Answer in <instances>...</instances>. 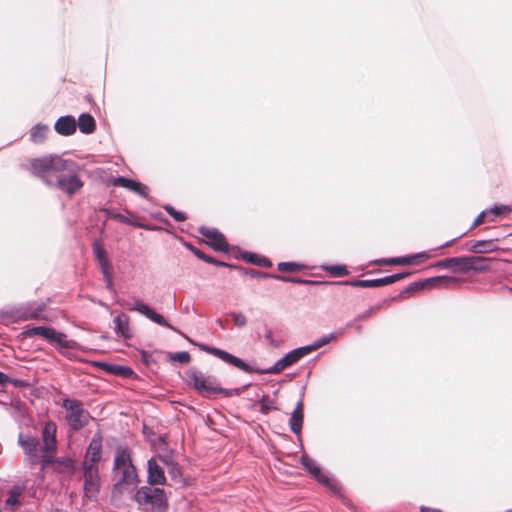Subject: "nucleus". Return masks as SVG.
<instances>
[{"mask_svg":"<svg viewBox=\"0 0 512 512\" xmlns=\"http://www.w3.org/2000/svg\"><path fill=\"white\" fill-rule=\"evenodd\" d=\"M31 170L48 186H56L69 196L76 194L84 186V182L77 175L79 165L57 155L33 159Z\"/></svg>","mask_w":512,"mask_h":512,"instance_id":"f257e3e1","label":"nucleus"},{"mask_svg":"<svg viewBox=\"0 0 512 512\" xmlns=\"http://www.w3.org/2000/svg\"><path fill=\"white\" fill-rule=\"evenodd\" d=\"M140 506L149 505L151 512H167L169 503L164 489L153 486H141L133 496Z\"/></svg>","mask_w":512,"mask_h":512,"instance_id":"f03ea898","label":"nucleus"},{"mask_svg":"<svg viewBox=\"0 0 512 512\" xmlns=\"http://www.w3.org/2000/svg\"><path fill=\"white\" fill-rule=\"evenodd\" d=\"M185 382L193 387L203 396H210L214 394H221L229 396V391L217 385L215 378L205 376L201 371L192 367L185 372Z\"/></svg>","mask_w":512,"mask_h":512,"instance_id":"7ed1b4c3","label":"nucleus"},{"mask_svg":"<svg viewBox=\"0 0 512 512\" xmlns=\"http://www.w3.org/2000/svg\"><path fill=\"white\" fill-rule=\"evenodd\" d=\"M300 464L317 482L324 485L332 493L338 495L342 491L340 482L323 469L306 453L300 457Z\"/></svg>","mask_w":512,"mask_h":512,"instance_id":"20e7f679","label":"nucleus"},{"mask_svg":"<svg viewBox=\"0 0 512 512\" xmlns=\"http://www.w3.org/2000/svg\"><path fill=\"white\" fill-rule=\"evenodd\" d=\"M62 407L66 410L65 419L73 431H79L89 423L90 414L80 400L65 398Z\"/></svg>","mask_w":512,"mask_h":512,"instance_id":"39448f33","label":"nucleus"},{"mask_svg":"<svg viewBox=\"0 0 512 512\" xmlns=\"http://www.w3.org/2000/svg\"><path fill=\"white\" fill-rule=\"evenodd\" d=\"M18 445L25 455V463L29 468L38 464L39 440L30 433L20 432L17 439Z\"/></svg>","mask_w":512,"mask_h":512,"instance_id":"423d86ee","label":"nucleus"},{"mask_svg":"<svg viewBox=\"0 0 512 512\" xmlns=\"http://www.w3.org/2000/svg\"><path fill=\"white\" fill-rule=\"evenodd\" d=\"M129 311H136L139 314L145 316L150 321L163 326L167 327L175 332L181 333L178 329H176L173 325H171L163 315L159 314L155 310H153L149 305L144 303L141 300H134L132 304L125 303L123 304Z\"/></svg>","mask_w":512,"mask_h":512,"instance_id":"0eeeda50","label":"nucleus"},{"mask_svg":"<svg viewBox=\"0 0 512 512\" xmlns=\"http://www.w3.org/2000/svg\"><path fill=\"white\" fill-rule=\"evenodd\" d=\"M199 348L213 356H216L218 357L219 359H221L222 361H224L225 363H228L232 366H235L237 368H239L240 370H243L245 372H248V373H253L256 371V368H254L253 366L247 364L246 362H244L242 359L228 353L227 351L225 350H222L220 348H216V347H212V346H209V345H206V344H200L198 345Z\"/></svg>","mask_w":512,"mask_h":512,"instance_id":"6e6552de","label":"nucleus"},{"mask_svg":"<svg viewBox=\"0 0 512 512\" xmlns=\"http://www.w3.org/2000/svg\"><path fill=\"white\" fill-rule=\"evenodd\" d=\"M199 348L213 356H216L218 357L219 359H221L222 361H224L225 363H228L232 366H235L237 368H239L240 370H243L245 372H248V373H253L256 371V368H254L253 366L247 364L246 362H244L242 359L228 353L227 351L225 350H222L220 348H216V347H212V346H209V345H206V344H200L198 345Z\"/></svg>","mask_w":512,"mask_h":512,"instance_id":"1a4fd4ad","label":"nucleus"},{"mask_svg":"<svg viewBox=\"0 0 512 512\" xmlns=\"http://www.w3.org/2000/svg\"><path fill=\"white\" fill-rule=\"evenodd\" d=\"M476 262H485L483 256H460L453 257L454 272L468 274L471 271L484 272L486 265H476Z\"/></svg>","mask_w":512,"mask_h":512,"instance_id":"9d476101","label":"nucleus"},{"mask_svg":"<svg viewBox=\"0 0 512 512\" xmlns=\"http://www.w3.org/2000/svg\"><path fill=\"white\" fill-rule=\"evenodd\" d=\"M198 230L201 235L208 239L206 244L210 246L213 250L218 252L230 251L229 244L225 236L216 228L201 226Z\"/></svg>","mask_w":512,"mask_h":512,"instance_id":"9b49d317","label":"nucleus"},{"mask_svg":"<svg viewBox=\"0 0 512 512\" xmlns=\"http://www.w3.org/2000/svg\"><path fill=\"white\" fill-rule=\"evenodd\" d=\"M45 309L44 302H29L16 308L14 316L22 321L44 319L42 313Z\"/></svg>","mask_w":512,"mask_h":512,"instance_id":"f8f14e48","label":"nucleus"},{"mask_svg":"<svg viewBox=\"0 0 512 512\" xmlns=\"http://www.w3.org/2000/svg\"><path fill=\"white\" fill-rule=\"evenodd\" d=\"M147 483L148 486H159L166 484L164 469L157 463L154 457L147 461Z\"/></svg>","mask_w":512,"mask_h":512,"instance_id":"ddd939ff","label":"nucleus"},{"mask_svg":"<svg viewBox=\"0 0 512 512\" xmlns=\"http://www.w3.org/2000/svg\"><path fill=\"white\" fill-rule=\"evenodd\" d=\"M299 361L294 349L287 352L282 358L278 359L274 365L269 368H258V374H277L286 367Z\"/></svg>","mask_w":512,"mask_h":512,"instance_id":"4468645a","label":"nucleus"},{"mask_svg":"<svg viewBox=\"0 0 512 512\" xmlns=\"http://www.w3.org/2000/svg\"><path fill=\"white\" fill-rule=\"evenodd\" d=\"M56 432L57 426L55 422L49 420L47 421L42 429V446L41 450L51 451L57 450V440H56Z\"/></svg>","mask_w":512,"mask_h":512,"instance_id":"2eb2a0df","label":"nucleus"},{"mask_svg":"<svg viewBox=\"0 0 512 512\" xmlns=\"http://www.w3.org/2000/svg\"><path fill=\"white\" fill-rule=\"evenodd\" d=\"M112 184L133 191L143 198L148 197V187L137 180L118 176L112 179Z\"/></svg>","mask_w":512,"mask_h":512,"instance_id":"dca6fc26","label":"nucleus"},{"mask_svg":"<svg viewBox=\"0 0 512 512\" xmlns=\"http://www.w3.org/2000/svg\"><path fill=\"white\" fill-rule=\"evenodd\" d=\"M140 482L135 465L121 469V477L113 486V491L121 492L122 486L137 485Z\"/></svg>","mask_w":512,"mask_h":512,"instance_id":"f3484780","label":"nucleus"},{"mask_svg":"<svg viewBox=\"0 0 512 512\" xmlns=\"http://www.w3.org/2000/svg\"><path fill=\"white\" fill-rule=\"evenodd\" d=\"M84 477V496L90 500H95L100 492V473L83 475Z\"/></svg>","mask_w":512,"mask_h":512,"instance_id":"a211bd4d","label":"nucleus"},{"mask_svg":"<svg viewBox=\"0 0 512 512\" xmlns=\"http://www.w3.org/2000/svg\"><path fill=\"white\" fill-rule=\"evenodd\" d=\"M55 131L62 136H70L75 133L77 122L71 115L61 116L54 125Z\"/></svg>","mask_w":512,"mask_h":512,"instance_id":"6ab92c4d","label":"nucleus"},{"mask_svg":"<svg viewBox=\"0 0 512 512\" xmlns=\"http://www.w3.org/2000/svg\"><path fill=\"white\" fill-rule=\"evenodd\" d=\"M102 442V434L100 432L95 433L87 447L85 457L91 458L92 462H100L102 458Z\"/></svg>","mask_w":512,"mask_h":512,"instance_id":"aec40b11","label":"nucleus"},{"mask_svg":"<svg viewBox=\"0 0 512 512\" xmlns=\"http://www.w3.org/2000/svg\"><path fill=\"white\" fill-rule=\"evenodd\" d=\"M95 366L100 367L104 371L111 373L113 375L122 376L124 378L131 377L134 372L131 367L124 366V365H118L113 363H107V362H95Z\"/></svg>","mask_w":512,"mask_h":512,"instance_id":"412c9836","label":"nucleus"},{"mask_svg":"<svg viewBox=\"0 0 512 512\" xmlns=\"http://www.w3.org/2000/svg\"><path fill=\"white\" fill-rule=\"evenodd\" d=\"M113 323L114 331L117 335L125 339L131 338L129 317L126 314L120 313L117 316H115L113 319Z\"/></svg>","mask_w":512,"mask_h":512,"instance_id":"4be33fe9","label":"nucleus"},{"mask_svg":"<svg viewBox=\"0 0 512 512\" xmlns=\"http://www.w3.org/2000/svg\"><path fill=\"white\" fill-rule=\"evenodd\" d=\"M129 465H134L131 458V452L127 448L117 447L113 462L114 470L126 468Z\"/></svg>","mask_w":512,"mask_h":512,"instance_id":"5701e85b","label":"nucleus"},{"mask_svg":"<svg viewBox=\"0 0 512 512\" xmlns=\"http://www.w3.org/2000/svg\"><path fill=\"white\" fill-rule=\"evenodd\" d=\"M92 249H93V254L95 256V259L97 260V262L100 266V269L101 270L110 269L111 263L108 258V254H107L106 250L104 249V247L101 245V243L99 241L95 240L92 243Z\"/></svg>","mask_w":512,"mask_h":512,"instance_id":"b1692460","label":"nucleus"},{"mask_svg":"<svg viewBox=\"0 0 512 512\" xmlns=\"http://www.w3.org/2000/svg\"><path fill=\"white\" fill-rule=\"evenodd\" d=\"M79 130L83 134H91L96 129V122L93 116L89 113H82L78 117L77 123Z\"/></svg>","mask_w":512,"mask_h":512,"instance_id":"393cba45","label":"nucleus"},{"mask_svg":"<svg viewBox=\"0 0 512 512\" xmlns=\"http://www.w3.org/2000/svg\"><path fill=\"white\" fill-rule=\"evenodd\" d=\"M497 250L498 247L494 244V241L491 239L478 240L474 242L473 245L469 248V251L474 254H486Z\"/></svg>","mask_w":512,"mask_h":512,"instance_id":"a878e982","label":"nucleus"},{"mask_svg":"<svg viewBox=\"0 0 512 512\" xmlns=\"http://www.w3.org/2000/svg\"><path fill=\"white\" fill-rule=\"evenodd\" d=\"M48 131L47 125L38 123L31 128L30 140L33 143H42L46 139Z\"/></svg>","mask_w":512,"mask_h":512,"instance_id":"bb28decb","label":"nucleus"},{"mask_svg":"<svg viewBox=\"0 0 512 512\" xmlns=\"http://www.w3.org/2000/svg\"><path fill=\"white\" fill-rule=\"evenodd\" d=\"M320 268L333 277H343L349 275V270L344 264H322Z\"/></svg>","mask_w":512,"mask_h":512,"instance_id":"cd10ccee","label":"nucleus"},{"mask_svg":"<svg viewBox=\"0 0 512 512\" xmlns=\"http://www.w3.org/2000/svg\"><path fill=\"white\" fill-rule=\"evenodd\" d=\"M55 329L46 326H35L30 329H27L24 334L28 337L32 335H38L43 337L44 339L50 342L51 338H53Z\"/></svg>","mask_w":512,"mask_h":512,"instance_id":"c85d7f7f","label":"nucleus"},{"mask_svg":"<svg viewBox=\"0 0 512 512\" xmlns=\"http://www.w3.org/2000/svg\"><path fill=\"white\" fill-rule=\"evenodd\" d=\"M75 470V463L69 457H57L55 463V471L59 473L73 472Z\"/></svg>","mask_w":512,"mask_h":512,"instance_id":"c756f323","label":"nucleus"},{"mask_svg":"<svg viewBox=\"0 0 512 512\" xmlns=\"http://www.w3.org/2000/svg\"><path fill=\"white\" fill-rule=\"evenodd\" d=\"M303 421H304V415L298 414V413H291L290 419H289V427L293 434L300 437L302 433V427H303Z\"/></svg>","mask_w":512,"mask_h":512,"instance_id":"7c9ffc66","label":"nucleus"},{"mask_svg":"<svg viewBox=\"0 0 512 512\" xmlns=\"http://www.w3.org/2000/svg\"><path fill=\"white\" fill-rule=\"evenodd\" d=\"M410 256L404 255L400 257L382 258L372 261L375 264L381 265H411Z\"/></svg>","mask_w":512,"mask_h":512,"instance_id":"2f4dec72","label":"nucleus"},{"mask_svg":"<svg viewBox=\"0 0 512 512\" xmlns=\"http://www.w3.org/2000/svg\"><path fill=\"white\" fill-rule=\"evenodd\" d=\"M277 268L281 272L298 273L305 269V265L294 261L279 262Z\"/></svg>","mask_w":512,"mask_h":512,"instance_id":"473e14b6","label":"nucleus"},{"mask_svg":"<svg viewBox=\"0 0 512 512\" xmlns=\"http://www.w3.org/2000/svg\"><path fill=\"white\" fill-rule=\"evenodd\" d=\"M42 455L38 454V464H41V472L43 473L44 469L50 465L56 463L55 453L56 450L45 451L41 450Z\"/></svg>","mask_w":512,"mask_h":512,"instance_id":"72a5a7b5","label":"nucleus"},{"mask_svg":"<svg viewBox=\"0 0 512 512\" xmlns=\"http://www.w3.org/2000/svg\"><path fill=\"white\" fill-rule=\"evenodd\" d=\"M24 488L15 485L9 490L8 497L6 499V504L8 506H18L20 504L19 498L23 494Z\"/></svg>","mask_w":512,"mask_h":512,"instance_id":"f704fd0d","label":"nucleus"},{"mask_svg":"<svg viewBox=\"0 0 512 512\" xmlns=\"http://www.w3.org/2000/svg\"><path fill=\"white\" fill-rule=\"evenodd\" d=\"M259 411L263 414H267L272 410H276L277 407L275 405L274 399L270 398L269 395L263 394L260 399H258Z\"/></svg>","mask_w":512,"mask_h":512,"instance_id":"c9c22d12","label":"nucleus"},{"mask_svg":"<svg viewBox=\"0 0 512 512\" xmlns=\"http://www.w3.org/2000/svg\"><path fill=\"white\" fill-rule=\"evenodd\" d=\"M434 281H436V284L438 285L437 288H450L454 285L459 284V280L453 276L448 275H439V276H433Z\"/></svg>","mask_w":512,"mask_h":512,"instance_id":"e433bc0d","label":"nucleus"},{"mask_svg":"<svg viewBox=\"0 0 512 512\" xmlns=\"http://www.w3.org/2000/svg\"><path fill=\"white\" fill-rule=\"evenodd\" d=\"M162 460L167 467V472H168L169 476L171 477V479L177 480L178 478H180L182 476V469L178 463H176L172 459H170V460L162 459Z\"/></svg>","mask_w":512,"mask_h":512,"instance_id":"4c0bfd02","label":"nucleus"},{"mask_svg":"<svg viewBox=\"0 0 512 512\" xmlns=\"http://www.w3.org/2000/svg\"><path fill=\"white\" fill-rule=\"evenodd\" d=\"M51 343H57L61 348H73L74 341L67 340L66 335L64 333L54 331L53 338L50 340Z\"/></svg>","mask_w":512,"mask_h":512,"instance_id":"58836bf2","label":"nucleus"},{"mask_svg":"<svg viewBox=\"0 0 512 512\" xmlns=\"http://www.w3.org/2000/svg\"><path fill=\"white\" fill-rule=\"evenodd\" d=\"M112 219H114V220H116V221H118L120 223L133 226V227H138V228L143 227V225L139 221H137L134 217L129 216V215H125V214H122V213H115V214H113L112 215Z\"/></svg>","mask_w":512,"mask_h":512,"instance_id":"ea45409f","label":"nucleus"},{"mask_svg":"<svg viewBox=\"0 0 512 512\" xmlns=\"http://www.w3.org/2000/svg\"><path fill=\"white\" fill-rule=\"evenodd\" d=\"M231 254L236 259H243L244 261L256 265V253L254 252H242L239 249H232Z\"/></svg>","mask_w":512,"mask_h":512,"instance_id":"a19ab883","label":"nucleus"},{"mask_svg":"<svg viewBox=\"0 0 512 512\" xmlns=\"http://www.w3.org/2000/svg\"><path fill=\"white\" fill-rule=\"evenodd\" d=\"M98 462H92L91 458L85 457L82 463V471L83 475L93 474L94 472H99V467L97 465Z\"/></svg>","mask_w":512,"mask_h":512,"instance_id":"79ce46f5","label":"nucleus"},{"mask_svg":"<svg viewBox=\"0 0 512 512\" xmlns=\"http://www.w3.org/2000/svg\"><path fill=\"white\" fill-rule=\"evenodd\" d=\"M163 208L177 222H183L187 219L186 215L183 212L176 210L173 206L169 204L165 205Z\"/></svg>","mask_w":512,"mask_h":512,"instance_id":"37998d69","label":"nucleus"},{"mask_svg":"<svg viewBox=\"0 0 512 512\" xmlns=\"http://www.w3.org/2000/svg\"><path fill=\"white\" fill-rule=\"evenodd\" d=\"M170 360L179 362V363H183V364H187L190 362L191 356H190L189 352L181 351V352H176V353L170 354Z\"/></svg>","mask_w":512,"mask_h":512,"instance_id":"c03bdc74","label":"nucleus"},{"mask_svg":"<svg viewBox=\"0 0 512 512\" xmlns=\"http://www.w3.org/2000/svg\"><path fill=\"white\" fill-rule=\"evenodd\" d=\"M423 283L422 282V279L418 280V281H415V282H412L410 284H408L404 290L399 294L398 297H403L404 294H411L413 293L414 291H417V290H421V289H425L424 286H423Z\"/></svg>","mask_w":512,"mask_h":512,"instance_id":"a18cd8bd","label":"nucleus"},{"mask_svg":"<svg viewBox=\"0 0 512 512\" xmlns=\"http://www.w3.org/2000/svg\"><path fill=\"white\" fill-rule=\"evenodd\" d=\"M409 256L411 259L410 260L411 265H414V264L423 263L426 260H428L430 258V253L428 251H422V252H418L415 254H410Z\"/></svg>","mask_w":512,"mask_h":512,"instance_id":"49530a36","label":"nucleus"},{"mask_svg":"<svg viewBox=\"0 0 512 512\" xmlns=\"http://www.w3.org/2000/svg\"><path fill=\"white\" fill-rule=\"evenodd\" d=\"M410 272H399L392 275L384 276L386 285L393 284L395 282L401 281L408 276H410Z\"/></svg>","mask_w":512,"mask_h":512,"instance_id":"de8ad7c7","label":"nucleus"},{"mask_svg":"<svg viewBox=\"0 0 512 512\" xmlns=\"http://www.w3.org/2000/svg\"><path fill=\"white\" fill-rule=\"evenodd\" d=\"M101 272L103 275V279L106 283L107 290L112 294H116V289H115V286H114V283L112 280L110 269H104V270H101Z\"/></svg>","mask_w":512,"mask_h":512,"instance_id":"09e8293b","label":"nucleus"},{"mask_svg":"<svg viewBox=\"0 0 512 512\" xmlns=\"http://www.w3.org/2000/svg\"><path fill=\"white\" fill-rule=\"evenodd\" d=\"M511 210L510 206L504 205V204H498L494 205L492 208H490L488 211V215L492 214L495 217L501 216L506 212H509Z\"/></svg>","mask_w":512,"mask_h":512,"instance_id":"8fccbe9b","label":"nucleus"},{"mask_svg":"<svg viewBox=\"0 0 512 512\" xmlns=\"http://www.w3.org/2000/svg\"><path fill=\"white\" fill-rule=\"evenodd\" d=\"M314 350H315V348L312 343L309 345L300 346V347H297L294 349L299 360H301L303 357H305L306 355H308L309 353H311Z\"/></svg>","mask_w":512,"mask_h":512,"instance_id":"3c124183","label":"nucleus"},{"mask_svg":"<svg viewBox=\"0 0 512 512\" xmlns=\"http://www.w3.org/2000/svg\"><path fill=\"white\" fill-rule=\"evenodd\" d=\"M335 337H336L335 333H330L328 335H324V336L320 337L319 339L315 340L312 344L316 350V349L328 344Z\"/></svg>","mask_w":512,"mask_h":512,"instance_id":"603ef678","label":"nucleus"},{"mask_svg":"<svg viewBox=\"0 0 512 512\" xmlns=\"http://www.w3.org/2000/svg\"><path fill=\"white\" fill-rule=\"evenodd\" d=\"M273 279L282 281V282H289L294 284H300L302 282V278L294 277V276H285V275H279V274H273Z\"/></svg>","mask_w":512,"mask_h":512,"instance_id":"864d4df0","label":"nucleus"},{"mask_svg":"<svg viewBox=\"0 0 512 512\" xmlns=\"http://www.w3.org/2000/svg\"><path fill=\"white\" fill-rule=\"evenodd\" d=\"M386 286L385 278L365 279V288H377Z\"/></svg>","mask_w":512,"mask_h":512,"instance_id":"5fc2aeb1","label":"nucleus"},{"mask_svg":"<svg viewBox=\"0 0 512 512\" xmlns=\"http://www.w3.org/2000/svg\"><path fill=\"white\" fill-rule=\"evenodd\" d=\"M433 267L437 269H449L453 268V257L444 258L436 262Z\"/></svg>","mask_w":512,"mask_h":512,"instance_id":"6e6d98bb","label":"nucleus"},{"mask_svg":"<svg viewBox=\"0 0 512 512\" xmlns=\"http://www.w3.org/2000/svg\"><path fill=\"white\" fill-rule=\"evenodd\" d=\"M378 309H380V305H376V306H373V307H370L368 308L365 312H363L362 314H359L357 315L353 322H358V321H362V320H365L366 318L370 317L375 311H377Z\"/></svg>","mask_w":512,"mask_h":512,"instance_id":"4d7b16f0","label":"nucleus"},{"mask_svg":"<svg viewBox=\"0 0 512 512\" xmlns=\"http://www.w3.org/2000/svg\"><path fill=\"white\" fill-rule=\"evenodd\" d=\"M235 326L243 327L246 324V317L242 313L233 312L230 314Z\"/></svg>","mask_w":512,"mask_h":512,"instance_id":"13d9d810","label":"nucleus"},{"mask_svg":"<svg viewBox=\"0 0 512 512\" xmlns=\"http://www.w3.org/2000/svg\"><path fill=\"white\" fill-rule=\"evenodd\" d=\"M339 284L347 285V286H351V287L365 288V279H363V280H360V279L345 280V281L339 282Z\"/></svg>","mask_w":512,"mask_h":512,"instance_id":"bf43d9fd","label":"nucleus"},{"mask_svg":"<svg viewBox=\"0 0 512 512\" xmlns=\"http://www.w3.org/2000/svg\"><path fill=\"white\" fill-rule=\"evenodd\" d=\"M305 389H306V386H303L302 390H301V393H300V399L296 403V406H295V408H294V410L292 412L304 415L303 398H304Z\"/></svg>","mask_w":512,"mask_h":512,"instance_id":"052dcab7","label":"nucleus"},{"mask_svg":"<svg viewBox=\"0 0 512 512\" xmlns=\"http://www.w3.org/2000/svg\"><path fill=\"white\" fill-rule=\"evenodd\" d=\"M186 248H188L197 258L204 261L206 254L192 245L191 243H185Z\"/></svg>","mask_w":512,"mask_h":512,"instance_id":"680f3d73","label":"nucleus"},{"mask_svg":"<svg viewBox=\"0 0 512 512\" xmlns=\"http://www.w3.org/2000/svg\"><path fill=\"white\" fill-rule=\"evenodd\" d=\"M487 216H488V211H487V210H483V211H481V212L478 214V216L475 218V220H474V222L472 223V225H471L470 229L474 228V227H475V226H477V225L482 224V223L485 221V219H486V217H487Z\"/></svg>","mask_w":512,"mask_h":512,"instance_id":"e2e57ef3","label":"nucleus"},{"mask_svg":"<svg viewBox=\"0 0 512 512\" xmlns=\"http://www.w3.org/2000/svg\"><path fill=\"white\" fill-rule=\"evenodd\" d=\"M141 360L146 364L150 365L151 362H153V356L150 352L142 350L140 352Z\"/></svg>","mask_w":512,"mask_h":512,"instance_id":"0e129e2a","label":"nucleus"},{"mask_svg":"<svg viewBox=\"0 0 512 512\" xmlns=\"http://www.w3.org/2000/svg\"><path fill=\"white\" fill-rule=\"evenodd\" d=\"M324 284H327V283L324 281L310 280V279H303V278H302V282H301V285H307V286H319V285H324Z\"/></svg>","mask_w":512,"mask_h":512,"instance_id":"69168bd1","label":"nucleus"},{"mask_svg":"<svg viewBox=\"0 0 512 512\" xmlns=\"http://www.w3.org/2000/svg\"><path fill=\"white\" fill-rule=\"evenodd\" d=\"M272 262L265 256L258 254V267H270Z\"/></svg>","mask_w":512,"mask_h":512,"instance_id":"338daca9","label":"nucleus"},{"mask_svg":"<svg viewBox=\"0 0 512 512\" xmlns=\"http://www.w3.org/2000/svg\"><path fill=\"white\" fill-rule=\"evenodd\" d=\"M433 277L424 278L422 279L424 288H437L438 285L436 284V281H433Z\"/></svg>","mask_w":512,"mask_h":512,"instance_id":"774afa93","label":"nucleus"}]
</instances>
